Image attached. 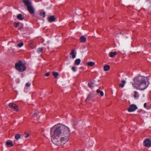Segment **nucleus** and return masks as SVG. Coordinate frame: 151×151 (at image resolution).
Instances as JSON below:
<instances>
[{
    "mask_svg": "<svg viewBox=\"0 0 151 151\" xmlns=\"http://www.w3.org/2000/svg\"><path fill=\"white\" fill-rule=\"evenodd\" d=\"M144 143L145 147H150L151 146V142L148 139H145L144 141Z\"/></svg>",
    "mask_w": 151,
    "mask_h": 151,
    "instance_id": "nucleus-7",
    "label": "nucleus"
},
{
    "mask_svg": "<svg viewBox=\"0 0 151 151\" xmlns=\"http://www.w3.org/2000/svg\"><path fill=\"white\" fill-rule=\"evenodd\" d=\"M6 144L7 146H9L10 147L13 146V144L12 141H7L6 143Z\"/></svg>",
    "mask_w": 151,
    "mask_h": 151,
    "instance_id": "nucleus-14",
    "label": "nucleus"
},
{
    "mask_svg": "<svg viewBox=\"0 0 151 151\" xmlns=\"http://www.w3.org/2000/svg\"><path fill=\"white\" fill-rule=\"evenodd\" d=\"M70 134L68 128L62 124L55 125L50 130L52 142L57 145H61L65 144L69 139Z\"/></svg>",
    "mask_w": 151,
    "mask_h": 151,
    "instance_id": "nucleus-1",
    "label": "nucleus"
},
{
    "mask_svg": "<svg viewBox=\"0 0 151 151\" xmlns=\"http://www.w3.org/2000/svg\"><path fill=\"white\" fill-rule=\"evenodd\" d=\"M70 54L72 55V58H74L76 57V53L75 52V50H72L71 51V52L70 53Z\"/></svg>",
    "mask_w": 151,
    "mask_h": 151,
    "instance_id": "nucleus-9",
    "label": "nucleus"
},
{
    "mask_svg": "<svg viewBox=\"0 0 151 151\" xmlns=\"http://www.w3.org/2000/svg\"><path fill=\"white\" fill-rule=\"evenodd\" d=\"M42 48H39L37 50V52L39 53L42 52Z\"/></svg>",
    "mask_w": 151,
    "mask_h": 151,
    "instance_id": "nucleus-24",
    "label": "nucleus"
},
{
    "mask_svg": "<svg viewBox=\"0 0 151 151\" xmlns=\"http://www.w3.org/2000/svg\"><path fill=\"white\" fill-rule=\"evenodd\" d=\"M52 75L55 78H57L59 75V73L58 72H53L52 73Z\"/></svg>",
    "mask_w": 151,
    "mask_h": 151,
    "instance_id": "nucleus-19",
    "label": "nucleus"
},
{
    "mask_svg": "<svg viewBox=\"0 0 151 151\" xmlns=\"http://www.w3.org/2000/svg\"><path fill=\"white\" fill-rule=\"evenodd\" d=\"M80 41L82 42H85L86 41V37L84 36H81L80 37Z\"/></svg>",
    "mask_w": 151,
    "mask_h": 151,
    "instance_id": "nucleus-11",
    "label": "nucleus"
},
{
    "mask_svg": "<svg viewBox=\"0 0 151 151\" xmlns=\"http://www.w3.org/2000/svg\"><path fill=\"white\" fill-rule=\"evenodd\" d=\"M146 106H147V104L146 103H145L144 104V107L145 108H147L146 107Z\"/></svg>",
    "mask_w": 151,
    "mask_h": 151,
    "instance_id": "nucleus-32",
    "label": "nucleus"
},
{
    "mask_svg": "<svg viewBox=\"0 0 151 151\" xmlns=\"http://www.w3.org/2000/svg\"><path fill=\"white\" fill-rule=\"evenodd\" d=\"M138 108L137 106L134 104H132L130 106L127 110L129 112L134 111Z\"/></svg>",
    "mask_w": 151,
    "mask_h": 151,
    "instance_id": "nucleus-5",
    "label": "nucleus"
},
{
    "mask_svg": "<svg viewBox=\"0 0 151 151\" xmlns=\"http://www.w3.org/2000/svg\"><path fill=\"white\" fill-rule=\"evenodd\" d=\"M9 106L11 109L18 111H19L18 107L14 103H10L9 104Z\"/></svg>",
    "mask_w": 151,
    "mask_h": 151,
    "instance_id": "nucleus-6",
    "label": "nucleus"
},
{
    "mask_svg": "<svg viewBox=\"0 0 151 151\" xmlns=\"http://www.w3.org/2000/svg\"><path fill=\"white\" fill-rule=\"evenodd\" d=\"M48 19L49 22H52L55 21V18L54 16H51L48 18Z\"/></svg>",
    "mask_w": 151,
    "mask_h": 151,
    "instance_id": "nucleus-8",
    "label": "nucleus"
},
{
    "mask_svg": "<svg viewBox=\"0 0 151 151\" xmlns=\"http://www.w3.org/2000/svg\"><path fill=\"white\" fill-rule=\"evenodd\" d=\"M37 114L36 113H35L34 114V116H37Z\"/></svg>",
    "mask_w": 151,
    "mask_h": 151,
    "instance_id": "nucleus-33",
    "label": "nucleus"
},
{
    "mask_svg": "<svg viewBox=\"0 0 151 151\" xmlns=\"http://www.w3.org/2000/svg\"><path fill=\"white\" fill-rule=\"evenodd\" d=\"M23 45V43L22 42H21L20 43L18 44L17 45V46L19 47H21Z\"/></svg>",
    "mask_w": 151,
    "mask_h": 151,
    "instance_id": "nucleus-25",
    "label": "nucleus"
},
{
    "mask_svg": "<svg viewBox=\"0 0 151 151\" xmlns=\"http://www.w3.org/2000/svg\"><path fill=\"white\" fill-rule=\"evenodd\" d=\"M147 77L139 76L135 77L134 79V83L132 84L133 87L137 89L141 90L145 89L148 86L147 84Z\"/></svg>",
    "mask_w": 151,
    "mask_h": 151,
    "instance_id": "nucleus-2",
    "label": "nucleus"
},
{
    "mask_svg": "<svg viewBox=\"0 0 151 151\" xmlns=\"http://www.w3.org/2000/svg\"><path fill=\"white\" fill-rule=\"evenodd\" d=\"M23 2L27 6V9L31 14H33L35 13V9L32 5L31 3L29 0H23Z\"/></svg>",
    "mask_w": 151,
    "mask_h": 151,
    "instance_id": "nucleus-3",
    "label": "nucleus"
},
{
    "mask_svg": "<svg viewBox=\"0 0 151 151\" xmlns=\"http://www.w3.org/2000/svg\"><path fill=\"white\" fill-rule=\"evenodd\" d=\"M15 67L16 68L19 72H23L26 69V66L20 60L15 63Z\"/></svg>",
    "mask_w": 151,
    "mask_h": 151,
    "instance_id": "nucleus-4",
    "label": "nucleus"
},
{
    "mask_svg": "<svg viewBox=\"0 0 151 151\" xmlns=\"http://www.w3.org/2000/svg\"><path fill=\"white\" fill-rule=\"evenodd\" d=\"M116 54V52H111L109 53V56L111 58L114 57Z\"/></svg>",
    "mask_w": 151,
    "mask_h": 151,
    "instance_id": "nucleus-10",
    "label": "nucleus"
},
{
    "mask_svg": "<svg viewBox=\"0 0 151 151\" xmlns=\"http://www.w3.org/2000/svg\"><path fill=\"white\" fill-rule=\"evenodd\" d=\"M96 92H97V93H100V95L102 96H103L104 95V93H103V92L102 91H100L99 90V89H97L96 91Z\"/></svg>",
    "mask_w": 151,
    "mask_h": 151,
    "instance_id": "nucleus-20",
    "label": "nucleus"
},
{
    "mask_svg": "<svg viewBox=\"0 0 151 151\" xmlns=\"http://www.w3.org/2000/svg\"><path fill=\"white\" fill-rule=\"evenodd\" d=\"M30 84H31L30 83H29V82L27 83L26 84V87H29L30 86Z\"/></svg>",
    "mask_w": 151,
    "mask_h": 151,
    "instance_id": "nucleus-28",
    "label": "nucleus"
},
{
    "mask_svg": "<svg viewBox=\"0 0 151 151\" xmlns=\"http://www.w3.org/2000/svg\"><path fill=\"white\" fill-rule=\"evenodd\" d=\"M89 101V98H88V97L86 99V100H85V101L86 102L87 101Z\"/></svg>",
    "mask_w": 151,
    "mask_h": 151,
    "instance_id": "nucleus-30",
    "label": "nucleus"
},
{
    "mask_svg": "<svg viewBox=\"0 0 151 151\" xmlns=\"http://www.w3.org/2000/svg\"><path fill=\"white\" fill-rule=\"evenodd\" d=\"M15 138L17 140L20 139L21 137V135L19 134H17L15 136Z\"/></svg>",
    "mask_w": 151,
    "mask_h": 151,
    "instance_id": "nucleus-17",
    "label": "nucleus"
},
{
    "mask_svg": "<svg viewBox=\"0 0 151 151\" xmlns=\"http://www.w3.org/2000/svg\"><path fill=\"white\" fill-rule=\"evenodd\" d=\"M45 12L42 11L40 12V16H42L43 17H44L45 16Z\"/></svg>",
    "mask_w": 151,
    "mask_h": 151,
    "instance_id": "nucleus-21",
    "label": "nucleus"
},
{
    "mask_svg": "<svg viewBox=\"0 0 151 151\" xmlns=\"http://www.w3.org/2000/svg\"><path fill=\"white\" fill-rule=\"evenodd\" d=\"M95 64V63L93 62H89L87 63V65L88 66H93Z\"/></svg>",
    "mask_w": 151,
    "mask_h": 151,
    "instance_id": "nucleus-15",
    "label": "nucleus"
},
{
    "mask_svg": "<svg viewBox=\"0 0 151 151\" xmlns=\"http://www.w3.org/2000/svg\"><path fill=\"white\" fill-rule=\"evenodd\" d=\"M122 83L119 84V86L122 88H123L126 83V81L124 80L121 81Z\"/></svg>",
    "mask_w": 151,
    "mask_h": 151,
    "instance_id": "nucleus-13",
    "label": "nucleus"
},
{
    "mask_svg": "<svg viewBox=\"0 0 151 151\" xmlns=\"http://www.w3.org/2000/svg\"><path fill=\"white\" fill-rule=\"evenodd\" d=\"M72 69L73 72H76V68L74 66L72 67Z\"/></svg>",
    "mask_w": 151,
    "mask_h": 151,
    "instance_id": "nucleus-26",
    "label": "nucleus"
},
{
    "mask_svg": "<svg viewBox=\"0 0 151 151\" xmlns=\"http://www.w3.org/2000/svg\"><path fill=\"white\" fill-rule=\"evenodd\" d=\"M134 98H136L137 97H138V94L137 92V91H134Z\"/></svg>",
    "mask_w": 151,
    "mask_h": 151,
    "instance_id": "nucleus-23",
    "label": "nucleus"
},
{
    "mask_svg": "<svg viewBox=\"0 0 151 151\" xmlns=\"http://www.w3.org/2000/svg\"><path fill=\"white\" fill-rule=\"evenodd\" d=\"M29 134H27V135L25 136V137L26 138H27L28 137H29Z\"/></svg>",
    "mask_w": 151,
    "mask_h": 151,
    "instance_id": "nucleus-31",
    "label": "nucleus"
},
{
    "mask_svg": "<svg viewBox=\"0 0 151 151\" xmlns=\"http://www.w3.org/2000/svg\"><path fill=\"white\" fill-rule=\"evenodd\" d=\"M103 68L104 71H107L109 70L110 67L109 65H106L104 66Z\"/></svg>",
    "mask_w": 151,
    "mask_h": 151,
    "instance_id": "nucleus-12",
    "label": "nucleus"
},
{
    "mask_svg": "<svg viewBox=\"0 0 151 151\" xmlns=\"http://www.w3.org/2000/svg\"><path fill=\"white\" fill-rule=\"evenodd\" d=\"M50 73H46L45 74V76H49L50 75Z\"/></svg>",
    "mask_w": 151,
    "mask_h": 151,
    "instance_id": "nucleus-29",
    "label": "nucleus"
},
{
    "mask_svg": "<svg viewBox=\"0 0 151 151\" xmlns=\"http://www.w3.org/2000/svg\"><path fill=\"white\" fill-rule=\"evenodd\" d=\"M19 23H15V24L14 25L15 27H17L19 25Z\"/></svg>",
    "mask_w": 151,
    "mask_h": 151,
    "instance_id": "nucleus-27",
    "label": "nucleus"
},
{
    "mask_svg": "<svg viewBox=\"0 0 151 151\" xmlns=\"http://www.w3.org/2000/svg\"><path fill=\"white\" fill-rule=\"evenodd\" d=\"M88 86L90 87H92L94 86V83L92 82H90L88 83Z\"/></svg>",
    "mask_w": 151,
    "mask_h": 151,
    "instance_id": "nucleus-22",
    "label": "nucleus"
},
{
    "mask_svg": "<svg viewBox=\"0 0 151 151\" xmlns=\"http://www.w3.org/2000/svg\"><path fill=\"white\" fill-rule=\"evenodd\" d=\"M81 60L80 59H76L75 61V63L77 65H79L81 62Z\"/></svg>",
    "mask_w": 151,
    "mask_h": 151,
    "instance_id": "nucleus-18",
    "label": "nucleus"
},
{
    "mask_svg": "<svg viewBox=\"0 0 151 151\" xmlns=\"http://www.w3.org/2000/svg\"><path fill=\"white\" fill-rule=\"evenodd\" d=\"M22 28H21L19 29H22Z\"/></svg>",
    "mask_w": 151,
    "mask_h": 151,
    "instance_id": "nucleus-34",
    "label": "nucleus"
},
{
    "mask_svg": "<svg viewBox=\"0 0 151 151\" xmlns=\"http://www.w3.org/2000/svg\"><path fill=\"white\" fill-rule=\"evenodd\" d=\"M17 18L18 19L20 20H22L24 19V17H22V14H21L17 15Z\"/></svg>",
    "mask_w": 151,
    "mask_h": 151,
    "instance_id": "nucleus-16",
    "label": "nucleus"
}]
</instances>
